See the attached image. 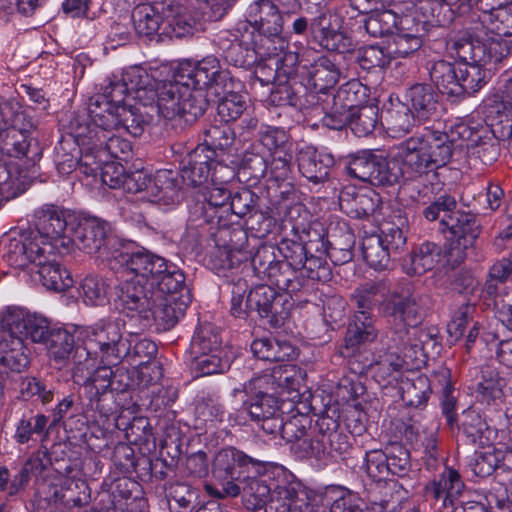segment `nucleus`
<instances>
[{
	"label": "nucleus",
	"instance_id": "nucleus-25",
	"mask_svg": "<svg viewBox=\"0 0 512 512\" xmlns=\"http://www.w3.org/2000/svg\"><path fill=\"white\" fill-rule=\"evenodd\" d=\"M340 209L356 219L373 215L381 205V197L373 189L359 188L354 185L344 186L339 193Z\"/></svg>",
	"mask_w": 512,
	"mask_h": 512
},
{
	"label": "nucleus",
	"instance_id": "nucleus-37",
	"mask_svg": "<svg viewBox=\"0 0 512 512\" xmlns=\"http://www.w3.org/2000/svg\"><path fill=\"white\" fill-rule=\"evenodd\" d=\"M441 247L433 242L422 243L404 259L403 267L409 276H420L432 270L441 257Z\"/></svg>",
	"mask_w": 512,
	"mask_h": 512
},
{
	"label": "nucleus",
	"instance_id": "nucleus-4",
	"mask_svg": "<svg viewBox=\"0 0 512 512\" xmlns=\"http://www.w3.org/2000/svg\"><path fill=\"white\" fill-rule=\"evenodd\" d=\"M183 86L206 87L207 99L218 105L224 103V76L220 61L208 56L201 61L183 60L173 81L160 82V95L155 112L167 120L179 115Z\"/></svg>",
	"mask_w": 512,
	"mask_h": 512
},
{
	"label": "nucleus",
	"instance_id": "nucleus-15",
	"mask_svg": "<svg viewBox=\"0 0 512 512\" xmlns=\"http://www.w3.org/2000/svg\"><path fill=\"white\" fill-rule=\"evenodd\" d=\"M78 488L71 480L44 478L37 483L32 500L33 512H65L66 509L88 504L90 496Z\"/></svg>",
	"mask_w": 512,
	"mask_h": 512
},
{
	"label": "nucleus",
	"instance_id": "nucleus-28",
	"mask_svg": "<svg viewBox=\"0 0 512 512\" xmlns=\"http://www.w3.org/2000/svg\"><path fill=\"white\" fill-rule=\"evenodd\" d=\"M165 0L138 4L132 11L131 18L135 32L140 37L152 39L158 31L164 29Z\"/></svg>",
	"mask_w": 512,
	"mask_h": 512
},
{
	"label": "nucleus",
	"instance_id": "nucleus-29",
	"mask_svg": "<svg viewBox=\"0 0 512 512\" xmlns=\"http://www.w3.org/2000/svg\"><path fill=\"white\" fill-rule=\"evenodd\" d=\"M105 120L99 118L101 124L113 127V129L123 128L132 136L139 137L151 124L153 114L141 106L127 105L119 106L116 116L108 115Z\"/></svg>",
	"mask_w": 512,
	"mask_h": 512
},
{
	"label": "nucleus",
	"instance_id": "nucleus-18",
	"mask_svg": "<svg viewBox=\"0 0 512 512\" xmlns=\"http://www.w3.org/2000/svg\"><path fill=\"white\" fill-rule=\"evenodd\" d=\"M365 96L359 83L341 86L333 95L331 103L325 102L323 125L334 130H341L347 126L354 112L364 106Z\"/></svg>",
	"mask_w": 512,
	"mask_h": 512
},
{
	"label": "nucleus",
	"instance_id": "nucleus-64",
	"mask_svg": "<svg viewBox=\"0 0 512 512\" xmlns=\"http://www.w3.org/2000/svg\"><path fill=\"white\" fill-rule=\"evenodd\" d=\"M400 489L401 486L397 482L385 481L380 492L381 495L375 496L371 500L373 510L377 512H397L402 499Z\"/></svg>",
	"mask_w": 512,
	"mask_h": 512
},
{
	"label": "nucleus",
	"instance_id": "nucleus-49",
	"mask_svg": "<svg viewBox=\"0 0 512 512\" xmlns=\"http://www.w3.org/2000/svg\"><path fill=\"white\" fill-rule=\"evenodd\" d=\"M267 279L280 290L286 291V294L300 291L304 285L299 267L292 266L283 260H279L271 275Z\"/></svg>",
	"mask_w": 512,
	"mask_h": 512
},
{
	"label": "nucleus",
	"instance_id": "nucleus-30",
	"mask_svg": "<svg viewBox=\"0 0 512 512\" xmlns=\"http://www.w3.org/2000/svg\"><path fill=\"white\" fill-rule=\"evenodd\" d=\"M297 161L302 175L315 184L326 181L329 177V170L335 164L331 154L320 153L313 147L302 149L298 154Z\"/></svg>",
	"mask_w": 512,
	"mask_h": 512
},
{
	"label": "nucleus",
	"instance_id": "nucleus-35",
	"mask_svg": "<svg viewBox=\"0 0 512 512\" xmlns=\"http://www.w3.org/2000/svg\"><path fill=\"white\" fill-rule=\"evenodd\" d=\"M239 411L235 416L229 415V421H234L238 426H242L246 423L247 415L253 420L267 418L278 413L280 410L279 400L272 394L258 393L250 402L248 406H238Z\"/></svg>",
	"mask_w": 512,
	"mask_h": 512
},
{
	"label": "nucleus",
	"instance_id": "nucleus-9",
	"mask_svg": "<svg viewBox=\"0 0 512 512\" xmlns=\"http://www.w3.org/2000/svg\"><path fill=\"white\" fill-rule=\"evenodd\" d=\"M224 130L220 125H212L205 131L204 143L189 152L181 161L182 183L188 187H198L210 178L212 185L224 183Z\"/></svg>",
	"mask_w": 512,
	"mask_h": 512
},
{
	"label": "nucleus",
	"instance_id": "nucleus-34",
	"mask_svg": "<svg viewBox=\"0 0 512 512\" xmlns=\"http://www.w3.org/2000/svg\"><path fill=\"white\" fill-rule=\"evenodd\" d=\"M48 417L44 414H34L32 410H25L15 423L13 438L16 443L23 445L43 440L47 436Z\"/></svg>",
	"mask_w": 512,
	"mask_h": 512
},
{
	"label": "nucleus",
	"instance_id": "nucleus-38",
	"mask_svg": "<svg viewBox=\"0 0 512 512\" xmlns=\"http://www.w3.org/2000/svg\"><path fill=\"white\" fill-rule=\"evenodd\" d=\"M206 105H214L221 116V107L207 99L206 87L183 86L181 103L179 106V115L177 117L184 119L185 122H194L205 112Z\"/></svg>",
	"mask_w": 512,
	"mask_h": 512
},
{
	"label": "nucleus",
	"instance_id": "nucleus-40",
	"mask_svg": "<svg viewBox=\"0 0 512 512\" xmlns=\"http://www.w3.org/2000/svg\"><path fill=\"white\" fill-rule=\"evenodd\" d=\"M452 5L442 0H423L416 8L428 33L442 30L452 20Z\"/></svg>",
	"mask_w": 512,
	"mask_h": 512
},
{
	"label": "nucleus",
	"instance_id": "nucleus-36",
	"mask_svg": "<svg viewBox=\"0 0 512 512\" xmlns=\"http://www.w3.org/2000/svg\"><path fill=\"white\" fill-rule=\"evenodd\" d=\"M258 31L267 37H278L283 31V14L272 0H258L252 9Z\"/></svg>",
	"mask_w": 512,
	"mask_h": 512
},
{
	"label": "nucleus",
	"instance_id": "nucleus-52",
	"mask_svg": "<svg viewBox=\"0 0 512 512\" xmlns=\"http://www.w3.org/2000/svg\"><path fill=\"white\" fill-rule=\"evenodd\" d=\"M267 161L263 156L256 153L245 152L241 159V167L238 168L234 177L239 182L248 185H256L267 173Z\"/></svg>",
	"mask_w": 512,
	"mask_h": 512
},
{
	"label": "nucleus",
	"instance_id": "nucleus-10",
	"mask_svg": "<svg viewBox=\"0 0 512 512\" xmlns=\"http://www.w3.org/2000/svg\"><path fill=\"white\" fill-rule=\"evenodd\" d=\"M32 118L25 111H19L9 124L0 130V153L21 161L19 168L34 175L35 167L42 158L43 148L34 133Z\"/></svg>",
	"mask_w": 512,
	"mask_h": 512
},
{
	"label": "nucleus",
	"instance_id": "nucleus-53",
	"mask_svg": "<svg viewBox=\"0 0 512 512\" xmlns=\"http://www.w3.org/2000/svg\"><path fill=\"white\" fill-rule=\"evenodd\" d=\"M184 8L173 1L165 0V22L162 34L181 38L191 33L192 26L183 14Z\"/></svg>",
	"mask_w": 512,
	"mask_h": 512
},
{
	"label": "nucleus",
	"instance_id": "nucleus-16",
	"mask_svg": "<svg viewBox=\"0 0 512 512\" xmlns=\"http://www.w3.org/2000/svg\"><path fill=\"white\" fill-rule=\"evenodd\" d=\"M91 361L92 368L84 370L83 378H78V384L82 381L79 395L87 409L98 412L100 416L108 417L115 411L111 389L113 369L108 365L94 369V358L92 356Z\"/></svg>",
	"mask_w": 512,
	"mask_h": 512
},
{
	"label": "nucleus",
	"instance_id": "nucleus-22",
	"mask_svg": "<svg viewBox=\"0 0 512 512\" xmlns=\"http://www.w3.org/2000/svg\"><path fill=\"white\" fill-rule=\"evenodd\" d=\"M439 94L441 92L434 83H415L406 90V103L416 115L418 123L425 124L441 118L443 107Z\"/></svg>",
	"mask_w": 512,
	"mask_h": 512
},
{
	"label": "nucleus",
	"instance_id": "nucleus-21",
	"mask_svg": "<svg viewBox=\"0 0 512 512\" xmlns=\"http://www.w3.org/2000/svg\"><path fill=\"white\" fill-rule=\"evenodd\" d=\"M310 34L324 49L344 53L350 45L349 38L342 31V19L331 10L319 8L310 20Z\"/></svg>",
	"mask_w": 512,
	"mask_h": 512
},
{
	"label": "nucleus",
	"instance_id": "nucleus-45",
	"mask_svg": "<svg viewBox=\"0 0 512 512\" xmlns=\"http://www.w3.org/2000/svg\"><path fill=\"white\" fill-rule=\"evenodd\" d=\"M221 344V329L211 323H205L194 332L187 353H222Z\"/></svg>",
	"mask_w": 512,
	"mask_h": 512
},
{
	"label": "nucleus",
	"instance_id": "nucleus-44",
	"mask_svg": "<svg viewBox=\"0 0 512 512\" xmlns=\"http://www.w3.org/2000/svg\"><path fill=\"white\" fill-rule=\"evenodd\" d=\"M436 345L435 338L423 330H414L413 338L401 351V357L406 364V369H419L426 363V346Z\"/></svg>",
	"mask_w": 512,
	"mask_h": 512
},
{
	"label": "nucleus",
	"instance_id": "nucleus-41",
	"mask_svg": "<svg viewBox=\"0 0 512 512\" xmlns=\"http://www.w3.org/2000/svg\"><path fill=\"white\" fill-rule=\"evenodd\" d=\"M251 351L258 359L270 362L290 361L296 356V350L290 342L270 338L254 340Z\"/></svg>",
	"mask_w": 512,
	"mask_h": 512
},
{
	"label": "nucleus",
	"instance_id": "nucleus-26",
	"mask_svg": "<svg viewBox=\"0 0 512 512\" xmlns=\"http://www.w3.org/2000/svg\"><path fill=\"white\" fill-rule=\"evenodd\" d=\"M270 510L273 512H326L313 509L307 492L297 481L274 486Z\"/></svg>",
	"mask_w": 512,
	"mask_h": 512
},
{
	"label": "nucleus",
	"instance_id": "nucleus-42",
	"mask_svg": "<svg viewBox=\"0 0 512 512\" xmlns=\"http://www.w3.org/2000/svg\"><path fill=\"white\" fill-rule=\"evenodd\" d=\"M464 487L460 474L454 469H446L426 490L435 499L443 497V504L447 508V502L453 506V499L461 494Z\"/></svg>",
	"mask_w": 512,
	"mask_h": 512
},
{
	"label": "nucleus",
	"instance_id": "nucleus-8",
	"mask_svg": "<svg viewBox=\"0 0 512 512\" xmlns=\"http://www.w3.org/2000/svg\"><path fill=\"white\" fill-rule=\"evenodd\" d=\"M60 255L50 243L40 245L32 240L9 241L5 259L15 268L24 269L34 264L38 267L42 285L48 290L62 292L73 285V279L58 260Z\"/></svg>",
	"mask_w": 512,
	"mask_h": 512
},
{
	"label": "nucleus",
	"instance_id": "nucleus-33",
	"mask_svg": "<svg viewBox=\"0 0 512 512\" xmlns=\"http://www.w3.org/2000/svg\"><path fill=\"white\" fill-rule=\"evenodd\" d=\"M56 451H48L42 447L37 453L33 454L26 460L21 469L11 479L10 496H15L23 491L28 485L32 475L42 473L47 469L48 465H53V455Z\"/></svg>",
	"mask_w": 512,
	"mask_h": 512
},
{
	"label": "nucleus",
	"instance_id": "nucleus-57",
	"mask_svg": "<svg viewBox=\"0 0 512 512\" xmlns=\"http://www.w3.org/2000/svg\"><path fill=\"white\" fill-rule=\"evenodd\" d=\"M99 166L98 169L93 168V170L91 166H85L84 174L87 176L100 175L102 183L112 189L123 188L126 172L121 164L108 160Z\"/></svg>",
	"mask_w": 512,
	"mask_h": 512
},
{
	"label": "nucleus",
	"instance_id": "nucleus-60",
	"mask_svg": "<svg viewBox=\"0 0 512 512\" xmlns=\"http://www.w3.org/2000/svg\"><path fill=\"white\" fill-rule=\"evenodd\" d=\"M395 32L412 37L417 36L418 40H422L423 42L426 38L430 37L426 26L422 23L416 5L402 15L396 13Z\"/></svg>",
	"mask_w": 512,
	"mask_h": 512
},
{
	"label": "nucleus",
	"instance_id": "nucleus-63",
	"mask_svg": "<svg viewBox=\"0 0 512 512\" xmlns=\"http://www.w3.org/2000/svg\"><path fill=\"white\" fill-rule=\"evenodd\" d=\"M356 61L364 70L385 69L391 63L387 47L369 45L362 47L357 52Z\"/></svg>",
	"mask_w": 512,
	"mask_h": 512
},
{
	"label": "nucleus",
	"instance_id": "nucleus-31",
	"mask_svg": "<svg viewBox=\"0 0 512 512\" xmlns=\"http://www.w3.org/2000/svg\"><path fill=\"white\" fill-rule=\"evenodd\" d=\"M408 230L407 216L401 209H396L382 224L380 234L377 235L383 239L384 246L388 247V250L397 258L406 248Z\"/></svg>",
	"mask_w": 512,
	"mask_h": 512
},
{
	"label": "nucleus",
	"instance_id": "nucleus-20",
	"mask_svg": "<svg viewBox=\"0 0 512 512\" xmlns=\"http://www.w3.org/2000/svg\"><path fill=\"white\" fill-rule=\"evenodd\" d=\"M125 355H121V361L126 360L129 364L139 367L138 376L148 383L157 382L163 376L160 362L153 361L157 354V345L145 338H139L135 333H128Z\"/></svg>",
	"mask_w": 512,
	"mask_h": 512
},
{
	"label": "nucleus",
	"instance_id": "nucleus-2",
	"mask_svg": "<svg viewBox=\"0 0 512 512\" xmlns=\"http://www.w3.org/2000/svg\"><path fill=\"white\" fill-rule=\"evenodd\" d=\"M448 49L462 62H434L429 70L432 83L451 102H460L479 91L485 84L484 67L512 57V46L506 40L466 28L448 43Z\"/></svg>",
	"mask_w": 512,
	"mask_h": 512
},
{
	"label": "nucleus",
	"instance_id": "nucleus-32",
	"mask_svg": "<svg viewBox=\"0 0 512 512\" xmlns=\"http://www.w3.org/2000/svg\"><path fill=\"white\" fill-rule=\"evenodd\" d=\"M303 68L306 70L308 86L316 93H327L334 88L341 75L335 60L327 56H321L309 67Z\"/></svg>",
	"mask_w": 512,
	"mask_h": 512
},
{
	"label": "nucleus",
	"instance_id": "nucleus-12",
	"mask_svg": "<svg viewBox=\"0 0 512 512\" xmlns=\"http://www.w3.org/2000/svg\"><path fill=\"white\" fill-rule=\"evenodd\" d=\"M347 173L373 186H393L400 179L408 181L402 161L398 157V146L393 158H387L373 150H362L351 155Z\"/></svg>",
	"mask_w": 512,
	"mask_h": 512
},
{
	"label": "nucleus",
	"instance_id": "nucleus-51",
	"mask_svg": "<svg viewBox=\"0 0 512 512\" xmlns=\"http://www.w3.org/2000/svg\"><path fill=\"white\" fill-rule=\"evenodd\" d=\"M18 176L14 179L11 170L3 163H0V206L3 201H8L22 194L26 190V185L34 178V175L22 171H17Z\"/></svg>",
	"mask_w": 512,
	"mask_h": 512
},
{
	"label": "nucleus",
	"instance_id": "nucleus-23",
	"mask_svg": "<svg viewBox=\"0 0 512 512\" xmlns=\"http://www.w3.org/2000/svg\"><path fill=\"white\" fill-rule=\"evenodd\" d=\"M248 235L239 222L226 223V274L244 275L249 270L251 252L247 250Z\"/></svg>",
	"mask_w": 512,
	"mask_h": 512
},
{
	"label": "nucleus",
	"instance_id": "nucleus-11",
	"mask_svg": "<svg viewBox=\"0 0 512 512\" xmlns=\"http://www.w3.org/2000/svg\"><path fill=\"white\" fill-rule=\"evenodd\" d=\"M457 202L450 195H441L423 210L424 217L429 221L441 219V224L447 228L457 248L467 250L473 248L481 233V225L476 215L470 212L456 210Z\"/></svg>",
	"mask_w": 512,
	"mask_h": 512
},
{
	"label": "nucleus",
	"instance_id": "nucleus-50",
	"mask_svg": "<svg viewBox=\"0 0 512 512\" xmlns=\"http://www.w3.org/2000/svg\"><path fill=\"white\" fill-rule=\"evenodd\" d=\"M363 258L367 264L375 270L388 268L390 261L396 259L384 246L383 239L377 234L367 236L362 241Z\"/></svg>",
	"mask_w": 512,
	"mask_h": 512
},
{
	"label": "nucleus",
	"instance_id": "nucleus-39",
	"mask_svg": "<svg viewBox=\"0 0 512 512\" xmlns=\"http://www.w3.org/2000/svg\"><path fill=\"white\" fill-rule=\"evenodd\" d=\"M180 190L178 173L172 170L157 171L148 185V195L164 205L179 201Z\"/></svg>",
	"mask_w": 512,
	"mask_h": 512
},
{
	"label": "nucleus",
	"instance_id": "nucleus-61",
	"mask_svg": "<svg viewBox=\"0 0 512 512\" xmlns=\"http://www.w3.org/2000/svg\"><path fill=\"white\" fill-rule=\"evenodd\" d=\"M481 381L477 384V398L481 402L490 404L502 395V379L496 369L485 367L481 371Z\"/></svg>",
	"mask_w": 512,
	"mask_h": 512
},
{
	"label": "nucleus",
	"instance_id": "nucleus-43",
	"mask_svg": "<svg viewBox=\"0 0 512 512\" xmlns=\"http://www.w3.org/2000/svg\"><path fill=\"white\" fill-rule=\"evenodd\" d=\"M374 323L375 321L371 320L369 316L354 314L344 337L345 348L354 350L361 345L372 342L377 337Z\"/></svg>",
	"mask_w": 512,
	"mask_h": 512
},
{
	"label": "nucleus",
	"instance_id": "nucleus-48",
	"mask_svg": "<svg viewBox=\"0 0 512 512\" xmlns=\"http://www.w3.org/2000/svg\"><path fill=\"white\" fill-rule=\"evenodd\" d=\"M230 458V463L226 466V478L242 481L248 478L245 473L248 472L249 466H263L264 462L248 455L241 447H234L232 444H226V459Z\"/></svg>",
	"mask_w": 512,
	"mask_h": 512
},
{
	"label": "nucleus",
	"instance_id": "nucleus-58",
	"mask_svg": "<svg viewBox=\"0 0 512 512\" xmlns=\"http://www.w3.org/2000/svg\"><path fill=\"white\" fill-rule=\"evenodd\" d=\"M379 109L376 105L365 104L354 112L353 117L347 125L358 137H364L371 134L378 123Z\"/></svg>",
	"mask_w": 512,
	"mask_h": 512
},
{
	"label": "nucleus",
	"instance_id": "nucleus-7",
	"mask_svg": "<svg viewBox=\"0 0 512 512\" xmlns=\"http://www.w3.org/2000/svg\"><path fill=\"white\" fill-rule=\"evenodd\" d=\"M26 324L30 330V339L34 343L45 345L50 359L59 366L72 364V378L79 382L84 370L92 368L90 347L86 342L79 343L74 333L63 327H49L46 318L27 312Z\"/></svg>",
	"mask_w": 512,
	"mask_h": 512
},
{
	"label": "nucleus",
	"instance_id": "nucleus-62",
	"mask_svg": "<svg viewBox=\"0 0 512 512\" xmlns=\"http://www.w3.org/2000/svg\"><path fill=\"white\" fill-rule=\"evenodd\" d=\"M187 361L195 377L222 373V353H187Z\"/></svg>",
	"mask_w": 512,
	"mask_h": 512
},
{
	"label": "nucleus",
	"instance_id": "nucleus-46",
	"mask_svg": "<svg viewBox=\"0 0 512 512\" xmlns=\"http://www.w3.org/2000/svg\"><path fill=\"white\" fill-rule=\"evenodd\" d=\"M499 139H502V137L501 135L496 137L495 130H493V136H481L473 130L470 139H462V143L466 141L468 152L479 158L483 164L491 165L500 156Z\"/></svg>",
	"mask_w": 512,
	"mask_h": 512
},
{
	"label": "nucleus",
	"instance_id": "nucleus-5",
	"mask_svg": "<svg viewBox=\"0 0 512 512\" xmlns=\"http://www.w3.org/2000/svg\"><path fill=\"white\" fill-rule=\"evenodd\" d=\"M351 301L356 308L355 314L369 316L373 321L382 316L418 326L425 317L420 296L414 294L410 286L390 292L384 280L361 285L352 294Z\"/></svg>",
	"mask_w": 512,
	"mask_h": 512
},
{
	"label": "nucleus",
	"instance_id": "nucleus-14",
	"mask_svg": "<svg viewBox=\"0 0 512 512\" xmlns=\"http://www.w3.org/2000/svg\"><path fill=\"white\" fill-rule=\"evenodd\" d=\"M36 232L29 236L22 235L20 238H13L10 241L32 240L42 244L54 245V250L59 254L68 253L71 247V227L75 218L64 209L55 205H45L36 214Z\"/></svg>",
	"mask_w": 512,
	"mask_h": 512
},
{
	"label": "nucleus",
	"instance_id": "nucleus-17",
	"mask_svg": "<svg viewBox=\"0 0 512 512\" xmlns=\"http://www.w3.org/2000/svg\"><path fill=\"white\" fill-rule=\"evenodd\" d=\"M82 144L85 151L82 163L92 169L112 159L127 161L132 153L131 142L111 134V130L90 129L82 138Z\"/></svg>",
	"mask_w": 512,
	"mask_h": 512
},
{
	"label": "nucleus",
	"instance_id": "nucleus-47",
	"mask_svg": "<svg viewBox=\"0 0 512 512\" xmlns=\"http://www.w3.org/2000/svg\"><path fill=\"white\" fill-rule=\"evenodd\" d=\"M400 390L404 403L415 408L425 406L432 392L429 378L422 374L403 379Z\"/></svg>",
	"mask_w": 512,
	"mask_h": 512
},
{
	"label": "nucleus",
	"instance_id": "nucleus-54",
	"mask_svg": "<svg viewBox=\"0 0 512 512\" xmlns=\"http://www.w3.org/2000/svg\"><path fill=\"white\" fill-rule=\"evenodd\" d=\"M387 457L391 475L400 478L408 477L412 472L409 450L401 443H391L383 450Z\"/></svg>",
	"mask_w": 512,
	"mask_h": 512
},
{
	"label": "nucleus",
	"instance_id": "nucleus-1",
	"mask_svg": "<svg viewBox=\"0 0 512 512\" xmlns=\"http://www.w3.org/2000/svg\"><path fill=\"white\" fill-rule=\"evenodd\" d=\"M110 262L111 269H121L123 277L115 286V305L122 312L137 315L145 326L154 323L157 330L168 331L183 315L176 307L182 292L188 294L185 275L165 258L147 250L129 252L125 248L115 250ZM189 299V295H186Z\"/></svg>",
	"mask_w": 512,
	"mask_h": 512
},
{
	"label": "nucleus",
	"instance_id": "nucleus-13",
	"mask_svg": "<svg viewBox=\"0 0 512 512\" xmlns=\"http://www.w3.org/2000/svg\"><path fill=\"white\" fill-rule=\"evenodd\" d=\"M27 311L8 308L0 316V363L11 371L21 372L29 365L24 341L30 338Z\"/></svg>",
	"mask_w": 512,
	"mask_h": 512
},
{
	"label": "nucleus",
	"instance_id": "nucleus-24",
	"mask_svg": "<svg viewBox=\"0 0 512 512\" xmlns=\"http://www.w3.org/2000/svg\"><path fill=\"white\" fill-rule=\"evenodd\" d=\"M109 225L106 221L92 217L80 220L71 227V245L87 254H94L111 241L108 236Z\"/></svg>",
	"mask_w": 512,
	"mask_h": 512
},
{
	"label": "nucleus",
	"instance_id": "nucleus-3",
	"mask_svg": "<svg viewBox=\"0 0 512 512\" xmlns=\"http://www.w3.org/2000/svg\"><path fill=\"white\" fill-rule=\"evenodd\" d=\"M473 129L459 123L449 132L426 128L398 144V157L404 165L406 178L416 180L447 165L455 150L462 148V139H470Z\"/></svg>",
	"mask_w": 512,
	"mask_h": 512
},
{
	"label": "nucleus",
	"instance_id": "nucleus-55",
	"mask_svg": "<svg viewBox=\"0 0 512 512\" xmlns=\"http://www.w3.org/2000/svg\"><path fill=\"white\" fill-rule=\"evenodd\" d=\"M455 428L458 432L461 431L470 443L475 444L483 436L488 426L480 412L469 408L462 412L457 420V424H455Z\"/></svg>",
	"mask_w": 512,
	"mask_h": 512
},
{
	"label": "nucleus",
	"instance_id": "nucleus-59",
	"mask_svg": "<svg viewBox=\"0 0 512 512\" xmlns=\"http://www.w3.org/2000/svg\"><path fill=\"white\" fill-rule=\"evenodd\" d=\"M396 13L392 10L372 12L364 22V28L373 37H384L395 32Z\"/></svg>",
	"mask_w": 512,
	"mask_h": 512
},
{
	"label": "nucleus",
	"instance_id": "nucleus-27",
	"mask_svg": "<svg viewBox=\"0 0 512 512\" xmlns=\"http://www.w3.org/2000/svg\"><path fill=\"white\" fill-rule=\"evenodd\" d=\"M86 133L78 131L75 135L62 136L54 148V162L58 173L62 176L71 174L78 166L84 173V145L82 138Z\"/></svg>",
	"mask_w": 512,
	"mask_h": 512
},
{
	"label": "nucleus",
	"instance_id": "nucleus-6",
	"mask_svg": "<svg viewBox=\"0 0 512 512\" xmlns=\"http://www.w3.org/2000/svg\"><path fill=\"white\" fill-rule=\"evenodd\" d=\"M248 288L245 275L226 274V294L231 296L230 314L235 318L246 319L251 310H256L270 327H282L292 307L289 295L278 293L268 285L256 286L247 294Z\"/></svg>",
	"mask_w": 512,
	"mask_h": 512
},
{
	"label": "nucleus",
	"instance_id": "nucleus-19",
	"mask_svg": "<svg viewBox=\"0 0 512 512\" xmlns=\"http://www.w3.org/2000/svg\"><path fill=\"white\" fill-rule=\"evenodd\" d=\"M125 322L122 319L101 320L92 328L93 339H88L87 346L92 349V344L98 346L102 360L116 365L121 361V355H125L128 336L124 337Z\"/></svg>",
	"mask_w": 512,
	"mask_h": 512
},
{
	"label": "nucleus",
	"instance_id": "nucleus-56",
	"mask_svg": "<svg viewBox=\"0 0 512 512\" xmlns=\"http://www.w3.org/2000/svg\"><path fill=\"white\" fill-rule=\"evenodd\" d=\"M299 89H302V84L295 77L287 76L285 81H278L275 89L271 91V102L278 106L300 107L302 103Z\"/></svg>",
	"mask_w": 512,
	"mask_h": 512
}]
</instances>
